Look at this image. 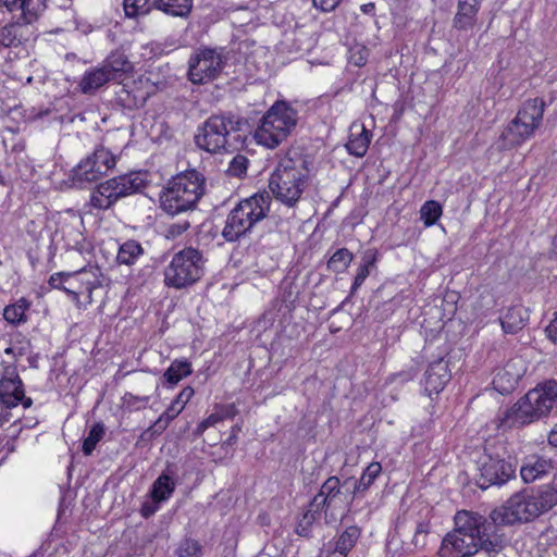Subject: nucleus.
<instances>
[{
	"mask_svg": "<svg viewBox=\"0 0 557 557\" xmlns=\"http://www.w3.org/2000/svg\"><path fill=\"white\" fill-rule=\"evenodd\" d=\"M149 399V396H135L132 393H127L123 397L124 405L131 410H140L146 408Z\"/></svg>",
	"mask_w": 557,
	"mask_h": 557,
	"instance_id": "09e8293b",
	"label": "nucleus"
},
{
	"mask_svg": "<svg viewBox=\"0 0 557 557\" xmlns=\"http://www.w3.org/2000/svg\"><path fill=\"white\" fill-rule=\"evenodd\" d=\"M272 198L269 193H257L239 201L228 213L222 236L226 242H236L251 232L253 226L267 218Z\"/></svg>",
	"mask_w": 557,
	"mask_h": 557,
	"instance_id": "0eeeda50",
	"label": "nucleus"
},
{
	"mask_svg": "<svg viewBox=\"0 0 557 557\" xmlns=\"http://www.w3.org/2000/svg\"><path fill=\"white\" fill-rule=\"evenodd\" d=\"M557 505V487L545 485L535 492L513 494L503 506L491 512V519L497 524H513L537 518Z\"/></svg>",
	"mask_w": 557,
	"mask_h": 557,
	"instance_id": "7ed1b4c3",
	"label": "nucleus"
},
{
	"mask_svg": "<svg viewBox=\"0 0 557 557\" xmlns=\"http://www.w3.org/2000/svg\"><path fill=\"white\" fill-rule=\"evenodd\" d=\"M174 46H175V42H173V41H171V42L150 41L141 47V49H143L141 55L144 58H149V59L157 58L164 53H168L170 50H172V48Z\"/></svg>",
	"mask_w": 557,
	"mask_h": 557,
	"instance_id": "a19ab883",
	"label": "nucleus"
},
{
	"mask_svg": "<svg viewBox=\"0 0 557 557\" xmlns=\"http://www.w3.org/2000/svg\"><path fill=\"white\" fill-rule=\"evenodd\" d=\"M309 162L302 157L284 158L270 177L269 187L275 198L288 207L299 200L310 178Z\"/></svg>",
	"mask_w": 557,
	"mask_h": 557,
	"instance_id": "39448f33",
	"label": "nucleus"
},
{
	"mask_svg": "<svg viewBox=\"0 0 557 557\" xmlns=\"http://www.w3.org/2000/svg\"><path fill=\"white\" fill-rule=\"evenodd\" d=\"M375 262L374 256H367L363 258V263L359 267L357 275L351 286V294H354L366 281L369 276L370 271L369 268L372 267Z\"/></svg>",
	"mask_w": 557,
	"mask_h": 557,
	"instance_id": "c03bdc74",
	"label": "nucleus"
},
{
	"mask_svg": "<svg viewBox=\"0 0 557 557\" xmlns=\"http://www.w3.org/2000/svg\"><path fill=\"white\" fill-rule=\"evenodd\" d=\"M373 9H374V4H373V3H368V4L362 5V11H363L364 13H369V12H371Z\"/></svg>",
	"mask_w": 557,
	"mask_h": 557,
	"instance_id": "052dcab7",
	"label": "nucleus"
},
{
	"mask_svg": "<svg viewBox=\"0 0 557 557\" xmlns=\"http://www.w3.org/2000/svg\"><path fill=\"white\" fill-rule=\"evenodd\" d=\"M193 8V0H157V9L168 15L186 17Z\"/></svg>",
	"mask_w": 557,
	"mask_h": 557,
	"instance_id": "bb28decb",
	"label": "nucleus"
},
{
	"mask_svg": "<svg viewBox=\"0 0 557 557\" xmlns=\"http://www.w3.org/2000/svg\"><path fill=\"white\" fill-rule=\"evenodd\" d=\"M323 509H317L312 506V500L308 506V510L302 515L301 519L297 523L296 533L300 536L308 537L311 532V527L319 519L320 513Z\"/></svg>",
	"mask_w": 557,
	"mask_h": 557,
	"instance_id": "72a5a7b5",
	"label": "nucleus"
},
{
	"mask_svg": "<svg viewBox=\"0 0 557 557\" xmlns=\"http://www.w3.org/2000/svg\"><path fill=\"white\" fill-rule=\"evenodd\" d=\"M174 490V480L170 475L162 473L152 484L151 497L156 503L164 502L171 497Z\"/></svg>",
	"mask_w": 557,
	"mask_h": 557,
	"instance_id": "cd10ccee",
	"label": "nucleus"
},
{
	"mask_svg": "<svg viewBox=\"0 0 557 557\" xmlns=\"http://www.w3.org/2000/svg\"><path fill=\"white\" fill-rule=\"evenodd\" d=\"M442 214L443 208L441 203L435 200L425 201L420 209L421 220L426 227L434 225Z\"/></svg>",
	"mask_w": 557,
	"mask_h": 557,
	"instance_id": "c9c22d12",
	"label": "nucleus"
},
{
	"mask_svg": "<svg viewBox=\"0 0 557 557\" xmlns=\"http://www.w3.org/2000/svg\"><path fill=\"white\" fill-rule=\"evenodd\" d=\"M381 472V463L375 461L371 462L362 472L361 478L359 480L354 481V488L351 491L350 502H352V499L359 494H362L366 491H368Z\"/></svg>",
	"mask_w": 557,
	"mask_h": 557,
	"instance_id": "b1692460",
	"label": "nucleus"
},
{
	"mask_svg": "<svg viewBox=\"0 0 557 557\" xmlns=\"http://www.w3.org/2000/svg\"><path fill=\"white\" fill-rule=\"evenodd\" d=\"M528 320V310L521 305H516L507 309L500 318V324L505 333L516 334L525 326Z\"/></svg>",
	"mask_w": 557,
	"mask_h": 557,
	"instance_id": "4be33fe9",
	"label": "nucleus"
},
{
	"mask_svg": "<svg viewBox=\"0 0 557 557\" xmlns=\"http://www.w3.org/2000/svg\"><path fill=\"white\" fill-rule=\"evenodd\" d=\"M112 82H122L132 74L134 66L128 58L120 51L111 52L100 64Z\"/></svg>",
	"mask_w": 557,
	"mask_h": 557,
	"instance_id": "aec40b11",
	"label": "nucleus"
},
{
	"mask_svg": "<svg viewBox=\"0 0 557 557\" xmlns=\"http://www.w3.org/2000/svg\"><path fill=\"white\" fill-rule=\"evenodd\" d=\"M449 380L448 364L443 359H440L431 363L424 373V391L430 397L433 394L437 395L444 389Z\"/></svg>",
	"mask_w": 557,
	"mask_h": 557,
	"instance_id": "6ab92c4d",
	"label": "nucleus"
},
{
	"mask_svg": "<svg viewBox=\"0 0 557 557\" xmlns=\"http://www.w3.org/2000/svg\"><path fill=\"white\" fill-rule=\"evenodd\" d=\"M103 435L104 426L102 423H96L95 425H92L88 433V436L84 440L83 453L86 456L91 455L94 449L96 448V445L101 441Z\"/></svg>",
	"mask_w": 557,
	"mask_h": 557,
	"instance_id": "ea45409f",
	"label": "nucleus"
},
{
	"mask_svg": "<svg viewBox=\"0 0 557 557\" xmlns=\"http://www.w3.org/2000/svg\"><path fill=\"white\" fill-rule=\"evenodd\" d=\"M516 472V465L498 455L485 454L479 461V475L475 478L476 485L486 490L492 485L506 483Z\"/></svg>",
	"mask_w": 557,
	"mask_h": 557,
	"instance_id": "2eb2a0df",
	"label": "nucleus"
},
{
	"mask_svg": "<svg viewBox=\"0 0 557 557\" xmlns=\"http://www.w3.org/2000/svg\"><path fill=\"white\" fill-rule=\"evenodd\" d=\"M123 8L127 17L135 18L157 9V0H124Z\"/></svg>",
	"mask_w": 557,
	"mask_h": 557,
	"instance_id": "7c9ffc66",
	"label": "nucleus"
},
{
	"mask_svg": "<svg viewBox=\"0 0 557 557\" xmlns=\"http://www.w3.org/2000/svg\"><path fill=\"white\" fill-rule=\"evenodd\" d=\"M146 186L141 173H128L107 180L97 185L89 203L98 210L110 209L120 199L140 191Z\"/></svg>",
	"mask_w": 557,
	"mask_h": 557,
	"instance_id": "9b49d317",
	"label": "nucleus"
},
{
	"mask_svg": "<svg viewBox=\"0 0 557 557\" xmlns=\"http://www.w3.org/2000/svg\"><path fill=\"white\" fill-rule=\"evenodd\" d=\"M237 413L235 404L215 405L213 412L208 417V422L214 426L225 419H233Z\"/></svg>",
	"mask_w": 557,
	"mask_h": 557,
	"instance_id": "58836bf2",
	"label": "nucleus"
},
{
	"mask_svg": "<svg viewBox=\"0 0 557 557\" xmlns=\"http://www.w3.org/2000/svg\"><path fill=\"white\" fill-rule=\"evenodd\" d=\"M116 164L113 153L103 147L97 146L94 152L82 160L72 171L73 184L83 187L107 175Z\"/></svg>",
	"mask_w": 557,
	"mask_h": 557,
	"instance_id": "4468645a",
	"label": "nucleus"
},
{
	"mask_svg": "<svg viewBox=\"0 0 557 557\" xmlns=\"http://www.w3.org/2000/svg\"><path fill=\"white\" fill-rule=\"evenodd\" d=\"M347 553H342L341 549H336V547H334V550L331 553V556L330 557H346Z\"/></svg>",
	"mask_w": 557,
	"mask_h": 557,
	"instance_id": "bf43d9fd",
	"label": "nucleus"
},
{
	"mask_svg": "<svg viewBox=\"0 0 557 557\" xmlns=\"http://www.w3.org/2000/svg\"><path fill=\"white\" fill-rule=\"evenodd\" d=\"M211 426H213V425H212V423H209V422H208V418H206L205 420H202V421L198 424V426H197V429H196V433H197L198 435H201V434H202V433H203L208 428H211Z\"/></svg>",
	"mask_w": 557,
	"mask_h": 557,
	"instance_id": "4d7b16f0",
	"label": "nucleus"
},
{
	"mask_svg": "<svg viewBox=\"0 0 557 557\" xmlns=\"http://www.w3.org/2000/svg\"><path fill=\"white\" fill-rule=\"evenodd\" d=\"M557 409V381L548 380L537 384L499 416V428H522Z\"/></svg>",
	"mask_w": 557,
	"mask_h": 557,
	"instance_id": "f03ea898",
	"label": "nucleus"
},
{
	"mask_svg": "<svg viewBox=\"0 0 557 557\" xmlns=\"http://www.w3.org/2000/svg\"><path fill=\"white\" fill-rule=\"evenodd\" d=\"M191 373V364L187 360H174L164 372V380L171 385L177 384L183 377Z\"/></svg>",
	"mask_w": 557,
	"mask_h": 557,
	"instance_id": "2f4dec72",
	"label": "nucleus"
},
{
	"mask_svg": "<svg viewBox=\"0 0 557 557\" xmlns=\"http://www.w3.org/2000/svg\"><path fill=\"white\" fill-rule=\"evenodd\" d=\"M479 8L458 1V10L454 17V26L460 30L473 28L476 22Z\"/></svg>",
	"mask_w": 557,
	"mask_h": 557,
	"instance_id": "393cba45",
	"label": "nucleus"
},
{
	"mask_svg": "<svg viewBox=\"0 0 557 557\" xmlns=\"http://www.w3.org/2000/svg\"><path fill=\"white\" fill-rule=\"evenodd\" d=\"M343 495L341 481L334 475L325 480L319 493L312 498V506L317 509L324 510L326 523L332 522L330 517H332L333 513H329V511H332L339 503H343Z\"/></svg>",
	"mask_w": 557,
	"mask_h": 557,
	"instance_id": "a211bd4d",
	"label": "nucleus"
},
{
	"mask_svg": "<svg viewBox=\"0 0 557 557\" xmlns=\"http://www.w3.org/2000/svg\"><path fill=\"white\" fill-rule=\"evenodd\" d=\"M354 478H349V479H346V481L344 482V485L347 484L348 482L352 481Z\"/></svg>",
	"mask_w": 557,
	"mask_h": 557,
	"instance_id": "0e129e2a",
	"label": "nucleus"
},
{
	"mask_svg": "<svg viewBox=\"0 0 557 557\" xmlns=\"http://www.w3.org/2000/svg\"><path fill=\"white\" fill-rule=\"evenodd\" d=\"M352 261V253L347 248L337 249L327 261V269L334 273H343Z\"/></svg>",
	"mask_w": 557,
	"mask_h": 557,
	"instance_id": "f704fd0d",
	"label": "nucleus"
},
{
	"mask_svg": "<svg viewBox=\"0 0 557 557\" xmlns=\"http://www.w3.org/2000/svg\"><path fill=\"white\" fill-rule=\"evenodd\" d=\"M296 123V111L285 102H275L263 116L255 137L259 144L275 148L287 138Z\"/></svg>",
	"mask_w": 557,
	"mask_h": 557,
	"instance_id": "1a4fd4ad",
	"label": "nucleus"
},
{
	"mask_svg": "<svg viewBox=\"0 0 557 557\" xmlns=\"http://www.w3.org/2000/svg\"><path fill=\"white\" fill-rule=\"evenodd\" d=\"M546 103L543 98L525 100L498 139V149L509 150L532 138L541 127Z\"/></svg>",
	"mask_w": 557,
	"mask_h": 557,
	"instance_id": "6e6552de",
	"label": "nucleus"
},
{
	"mask_svg": "<svg viewBox=\"0 0 557 557\" xmlns=\"http://www.w3.org/2000/svg\"><path fill=\"white\" fill-rule=\"evenodd\" d=\"M548 443L557 447V424L552 429V431L548 434Z\"/></svg>",
	"mask_w": 557,
	"mask_h": 557,
	"instance_id": "13d9d810",
	"label": "nucleus"
},
{
	"mask_svg": "<svg viewBox=\"0 0 557 557\" xmlns=\"http://www.w3.org/2000/svg\"><path fill=\"white\" fill-rule=\"evenodd\" d=\"M112 82L102 66L91 69L83 75L79 88L83 94L90 95L102 87L106 83Z\"/></svg>",
	"mask_w": 557,
	"mask_h": 557,
	"instance_id": "5701e85b",
	"label": "nucleus"
},
{
	"mask_svg": "<svg viewBox=\"0 0 557 557\" xmlns=\"http://www.w3.org/2000/svg\"><path fill=\"white\" fill-rule=\"evenodd\" d=\"M227 57L223 49L199 48L189 59L188 78L193 84H207L223 72Z\"/></svg>",
	"mask_w": 557,
	"mask_h": 557,
	"instance_id": "ddd939ff",
	"label": "nucleus"
},
{
	"mask_svg": "<svg viewBox=\"0 0 557 557\" xmlns=\"http://www.w3.org/2000/svg\"><path fill=\"white\" fill-rule=\"evenodd\" d=\"M546 333L548 338L555 344H557V312L554 320L546 327Z\"/></svg>",
	"mask_w": 557,
	"mask_h": 557,
	"instance_id": "5fc2aeb1",
	"label": "nucleus"
},
{
	"mask_svg": "<svg viewBox=\"0 0 557 557\" xmlns=\"http://www.w3.org/2000/svg\"><path fill=\"white\" fill-rule=\"evenodd\" d=\"M0 401L7 408L16 407L20 403L25 408L32 406V399L25 397L22 380L13 366L2 364L0 370Z\"/></svg>",
	"mask_w": 557,
	"mask_h": 557,
	"instance_id": "dca6fc26",
	"label": "nucleus"
},
{
	"mask_svg": "<svg viewBox=\"0 0 557 557\" xmlns=\"http://www.w3.org/2000/svg\"><path fill=\"white\" fill-rule=\"evenodd\" d=\"M29 308V304L26 299L21 298L13 305H9L4 308L3 318L11 324H20L26 321V311Z\"/></svg>",
	"mask_w": 557,
	"mask_h": 557,
	"instance_id": "473e14b6",
	"label": "nucleus"
},
{
	"mask_svg": "<svg viewBox=\"0 0 557 557\" xmlns=\"http://www.w3.org/2000/svg\"><path fill=\"white\" fill-rule=\"evenodd\" d=\"M430 532L429 522L421 521L417 524L416 531L411 541L414 549H422L426 545L428 534Z\"/></svg>",
	"mask_w": 557,
	"mask_h": 557,
	"instance_id": "a18cd8bd",
	"label": "nucleus"
},
{
	"mask_svg": "<svg viewBox=\"0 0 557 557\" xmlns=\"http://www.w3.org/2000/svg\"><path fill=\"white\" fill-rule=\"evenodd\" d=\"M552 470L553 462L550 459L539 455H530L523 460L520 475L525 483H531L547 475Z\"/></svg>",
	"mask_w": 557,
	"mask_h": 557,
	"instance_id": "412c9836",
	"label": "nucleus"
},
{
	"mask_svg": "<svg viewBox=\"0 0 557 557\" xmlns=\"http://www.w3.org/2000/svg\"><path fill=\"white\" fill-rule=\"evenodd\" d=\"M504 548L503 536L496 533L493 521L471 511H458L455 528L447 533L440 548L441 557H471L480 549L488 555Z\"/></svg>",
	"mask_w": 557,
	"mask_h": 557,
	"instance_id": "f257e3e1",
	"label": "nucleus"
},
{
	"mask_svg": "<svg viewBox=\"0 0 557 557\" xmlns=\"http://www.w3.org/2000/svg\"><path fill=\"white\" fill-rule=\"evenodd\" d=\"M272 198L269 193H257L239 201L228 213L222 236L226 242H236L251 232L253 226L267 218Z\"/></svg>",
	"mask_w": 557,
	"mask_h": 557,
	"instance_id": "423d86ee",
	"label": "nucleus"
},
{
	"mask_svg": "<svg viewBox=\"0 0 557 557\" xmlns=\"http://www.w3.org/2000/svg\"><path fill=\"white\" fill-rule=\"evenodd\" d=\"M248 159L243 154H236L230 162L227 173L231 176L243 177L246 174Z\"/></svg>",
	"mask_w": 557,
	"mask_h": 557,
	"instance_id": "49530a36",
	"label": "nucleus"
},
{
	"mask_svg": "<svg viewBox=\"0 0 557 557\" xmlns=\"http://www.w3.org/2000/svg\"><path fill=\"white\" fill-rule=\"evenodd\" d=\"M28 7L29 0H0V9H4L10 14L20 12L16 20H21V23H29L28 17L25 15Z\"/></svg>",
	"mask_w": 557,
	"mask_h": 557,
	"instance_id": "4c0bfd02",
	"label": "nucleus"
},
{
	"mask_svg": "<svg viewBox=\"0 0 557 557\" xmlns=\"http://www.w3.org/2000/svg\"><path fill=\"white\" fill-rule=\"evenodd\" d=\"M371 140V133L361 126V129L358 133H350L349 140L346 144V149L348 152L356 157H363L369 148V144Z\"/></svg>",
	"mask_w": 557,
	"mask_h": 557,
	"instance_id": "a878e982",
	"label": "nucleus"
},
{
	"mask_svg": "<svg viewBox=\"0 0 557 557\" xmlns=\"http://www.w3.org/2000/svg\"><path fill=\"white\" fill-rule=\"evenodd\" d=\"M190 224L188 221L173 223L168 227L169 237H177L189 228Z\"/></svg>",
	"mask_w": 557,
	"mask_h": 557,
	"instance_id": "864d4df0",
	"label": "nucleus"
},
{
	"mask_svg": "<svg viewBox=\"0 0 557 557\" xmlns=\"http://www.w3.org/2000/svg\"><path fill=\"white\" fill-rule=\"evenodd\" d=\"M274 237L275 234L273 233H269L267 236H260L247 247V255L257 259L265 249L272 248Z\"/></svg>",
	"mask_w": 557,
	"mask_h": 557,
	"instance_id": "79ce46f5",
	"label": "nucleus"
},
{
	"mask_svg": "<svg viewBox=\"0 0 557 557\" xmlns=\"http://www.w3.org/2000/svg\"><path fill=\"white\" fill-rule=\"evenodd\" d=\"M48 1L49 0H29V7L25 14L28 17L29 23L34 24L39 20L48 8Z\"/></svg>",
	"mask_w": 557,
	"mask_h": 557,
	"instance_id": "de8ad7c7",
	"label": "nucleus"
},
{
	"mask_svg": "<svg viewBox=\"0 0 557 557\" xmlns=\"http://www.w3.org/2000/svg\"><path fill=\"white\" fill-rule=\"evenodd\" d=\"M361 531L356 525L348 527L338 537L335 543L336 549L342 553H349L360 537Z\"/></svg>",
	"mask_w": 557,
	"mask_h": 557,
	"instance_id": "e433bc0d",
	"label": "nucleus"
},
{
	"mask_svg": "<svg viewBox=\"0 0 557 557\" xmlns=\"http://www.w3.org/2000/svg\"><path fill=\"white\" fill-rule=\"evenodd\" d=\"M525 371L527 364L522 357L515 356L508 359L502 367L495 369L492 382L494 389L502 395L510 394Z\"/></svg>",
	"mask_w": 557,
	"mask_h": 557,
	"instance_id": "f3484780",
	"label": "nucleus"
},
{
	"mask_svg": "<svg viewBox=\"0 0 557 557\" xmlns=\"http://www.w3.org/2000/svg\"><path fill=\"white\" fill-rule=\"evenodd\" d=\"M211 426H213V425H212V423H209V422H208V418H206L205 420H202V421L198 424V426H197V429H196V433H197L198 435H201V434H202V433H203L208 428H211Z\"/></svg>",
	"mask_w": 557,
	"mask_h": 557,
	"instance_id": "6e6d98bb",
	"label": "nucleus"
},
{
	"mask_svg": "<svg viewBox=\"0 0 557 557\" xmlns=\"http://www.w3.org/2000/svg\"><path fill=\"white\" fill-rule=\"evenodd\" d=\"M82 274V271L79 272H73V273H54L49 278V284L53 288H60L66 292L67 294L73 296V299L78 302V293L73 289L74 287V281L76 280L77 275Z\"/></svg>",
	"mask_w": 557,
	"mask_h": 557,
	"instance_id": "c85d7f7f",
	"label": "nucleus"
},
{
	"mask_svg": "<svg viewBox=\"0 0 557 557\" xmlns=\"http://www.w3.org/2000/svg\"><path fill=\"white\" fill-rule=\"evenodd\" d=\"M176 553L178 557H200L202 547L198 541L185 539L181 542Z\"/></svg>",
	"mask_w": 557,
	"mask_h": 557,
	"instance_id": "37998d69",
	"label": "nucleus"
},
{
	"mask_svg": "<svg viewBox=\"0 0 557 557\" xmlns=\"http://www.w3.org/2000/svg\"><path fill=\"white\" fill-rule=\"evenodd\" d=\"M355 63L356 65L361 66L366 63V61L363 60V58H360V61H356Z\"/></svg>",
	"mask_w": 557,
	"mask_h": 557,
	"instance_id": "e2e57ef3",
	"label": "nucleus"
},
{
	"mask_svg": "<svg viewBox=\"0 0 557 557\" xmlns=\"http://www.w3.org/2000/svg\"><path fill=\"white\" fill-rule=\"evenodd\" d=\"M239 129V122L234 117L212 115L198 128L195 143L198 148L210 152L221 153L227 151L228 136Z\"/></svg>",
	"mask_w": 557,
	"mask_h": 557,
	"instance_id": "f8f14e48",
	"label": "nucleus"
},
{
	"mask_svg": "<svg viewBox=\"0 0 557 557\" xmlns=\"http://www.w3.org/2000/svg\"><path fill=\"white\" fill-rule=\"evenodd\" d=\"M205 176L188 170L172 177L160 193V207L171 215L193 211L205 194Z\"/></svg>",
	"mask_w": 557,
	"mask_h": 557,
	"instance_id": "20e7f679",
	"label": "nucleus"
},
{
	"mask_svg": "<svg viewBox=\"0 0 557 557\" xmlns=\"http://www.w3.org/2000/svg\"><path fill=\"white\" fill-rule=\"evenodd\" d=\"M141 513H143L144 517H148L150 513H152V510H150L149 508L144 507L141 509Z\"/></svg>",
	"mask_w": 557,
	"mask_h": 557,
	"instance_id": "680f3d73",
	"label": "nucleus"
},
{
	"mask_svg": "<svg viewBox=\"0 0 557 557\" xmlns=\"http://www.w3.org/2000/svg\"><path fill=\"white\" fill-rule=\"evenodd\" d=\"M175 417H177L176 408H168L154 422V432L160 433L164 431Z\"/></svg>",
	"mask_w": 557,
	"mask_h": 557,
	"instance_id": "3c124183",
	"label": "nucleus"
},
{
	"mask_svg": "<svg viewBox=\"0 0 557 557\" xmlns=\"http://www.w3.org/2000/svg\"><path fill=\"white\" fill-rule=\"evenodd\" d=\"M143 253L144 248L141 245L134 239H129L120 246L116 261L120 264L131 265L134 264Z\"/></svg>",
	"mask_w": 557,
	"mask_h": 557,
	"instance_id": "c756f323",
	"label": "nucleus"
},
{
	"mask_svg": "<svg viewBox=\"0 0 557 557\" xmlns=\"http://www.w3.org/2000/svg\"><path fill=\"white\" fill-rule=\"evenodd\" d=\"M341 1L342 0H312V4L322 12H332L339 5Z\"/></svg>",
	"mask_w": 557,
	"mask_h": 557,
	"instance_id": "603ef678",
	"label": "nucleus"
},
{
	"mask_svg": "<svg viewBox=\"0 0 557 557\" xmlns=\"http://www.w3.org/2000/svg\"><path fill=\"white\" fill-rule=\"evenodd\" d=\"M205 270V259L198 249L187 247L176 252L164 269V284L182 289L198 282Z\"/></svg>",
	"mask_w": 557,
	"mask_h": 557,
	"instance_id": "9d476101",
	"label": "nucleus"
},
{
	"mask_svg": "<svg viewBox=\"0 0 557 557\" xmlns=\"http://www.w3.org/2000/svg\"><path fill=\"white\" fill-rule=\"evenodd\" d=\"M194 395V389L189 386L183 388L177 397L172 401L168 408H176L177 416L184 409L185 405L190 400Z\"/></svg>",
	"mask_w": 557,
	"mask_h": 557,
	"instance_id": "8fccbe9b",
	"label": "nucleus"
}]
</instances>
